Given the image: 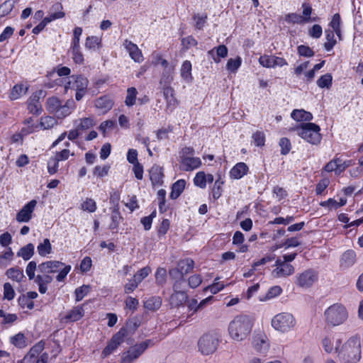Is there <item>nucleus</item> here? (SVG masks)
<instances>
[{
    "instance_id": "nucleus-58",
    "label": "nucleus",
    "mask_w": 363,
    "mask_h": 363,
    "mask_svg": "<svg viewBox=\"0 0 363 363\" xmlns=\"http://www.w3.org/2000/svg\"><path fill=\"white\" fill-rule=\"evenodd\" d=\"M191 64L189 61L186 60L183 62L181 69V74L182 77L186 79L191 76Z\"/></svg>"
},
{
    "instance_id": "nucleus-26",
    "label": "nucleus",
    "mask_w": 363,
    "mask_h": 363,
    "mask_svg": "<svg viewBox=\"0 0 363 363\" xmlns=\"http://www.w3.org/2000/svg\"><path fill=\"white\" fill-rule=\"evenodd\" d=\"M355 253L352 250L346 251L341 258V266L347 268L352 266L355 262Z\"/></svg>"
},
{
    "instance_id": "nucleus-38",
    "label": "nucleus",
    "mask_w": 363,
    "mask_h": 363,
    "mask_svg": "<svg viewBox=\"0 0 363 363\" xmlns=\"http://www.w3.org/2000/svg\"><path fill=\"white\" fill-rule=\"evenodd\" d=\"M174 280L173 284V291L174 292H186L185 291V284L186 279L184 277L179 278H171Z\"/></svg>"
},
{
    "instance_id": "nucleus-4",
    "label": "nucleus",
    "mask_w": 363,
    "mask_h": 363,
    "mask_svg": "<svg viewBox=\"0 0 363 363\" xmlns=\"http://www.w3.org/2000/svg\"><path fill=\"white\" fill-rule=\"evenodd\" d=\"M325 316L328 324L333 326H337L347 320L348 313L345 306L339 303H335L326 309Z\"/></svg>"
},
{
    "instance_id": "nucleus-22",
    "label": "nucleus",
    "mask_w": 363,
    "mask_h": 363,
    "mask_svg": "<svg viewBox=\"0 0 363 363\" xmlns=\"http://www.w3.org/2000/svg\"><path fill=\"white\" fill-rule=\"evenodd\" d=\"M291 116L293 119L297 121H311L313 119V116L310 112L306 111L303 109H295L292 111Z\"/></svg>"
},
{
    "instance_id": "nucleus-17",
    "label": "nucleus",
    "mask_w": 363,
    "mask_h": 363,
    "mask_svg": "<svg viewBox=\"0 0 363 363\" xmlns=\"http://www.w3.org/2000/svg\"><path fill=\"white\" fill-rule=\"evenodd\" d=\"M294 272V267L289 264L284 262L283 261L282 266L279 267H277L275 269L273 270L272 274L274 277H286L292 274Z\"/></svg>"
},
{
    "instance_id": "nucleus-42",
    "label": "nucleus",
    "mask_w": 363,
    "mask_h": 363,
    "mask_svg": "<svg viewBox=\"0 0 363 363\" xmlns=\"http://www.w3.org/2000/svg\"><path fill=\"white\" fill-rule=\"evenodd\" d=\"M151 272V269L149 267H145L140 269L133 276V279L138 284H140L145 277L148 276L150 272Z\"/></svg>"
},
{
    "instance_id": "nucleus-5",
    "label": "nucleus",
    "mask_w": 363,
    "mask_h": 363,
    "mask_svg": "<svg viewBox=\"0 0 363 363\" xmlns=\"http://www.w3.org/2000/svg\"><path fill=\"white\" fill-rule=\"evenodd\" d=\"M296 324L294 316L288 313H281L275 315L272 320V327L279 331L285 333L294 328Z\"/></svg>"
},
{
    "instance_id": "nucleus-45",
    "label": "nucleus",
    "mask_w": 363,
    "mask_h": 363,
    "mask_svg": "<svg viewBox=\"0 0 363 363\" xmlns=\"http://www.w3.org/2000/svg\"><path fill=\"white\" fill-rule=\"evenodd\" d=\"M101 47V41L96 36L88 37L86 40L85 46L88 49H94L96 46Z\"/></svg>"
},
{
    "instance_id": "nucleus-43",
    "label": "nucleus",
    "mask_w": 363,
    "mask_h": 363,
    "mask_svg": "<svg viewBox=\"0 0 363 363\" xmlns=\"http://www.w3.org/2000/svg\"><path fill=\"white\" fill-rule=\"evenodd\" d=\"M62 8L61 3H56L52 6L51 9L54 11V12L50 15L52 16L53 20L62 18L65 16V13L62 11Z\"/></svg>"
},
{
    "instance_id": "nucleus-64",
    "label": "nucleus",
    "mask_w": 363,
    "mask_h": 363,
    "mask_svg": "<svg viewBox=\"0 0 363 363\" xmlns=\"http://www.w3.org/2000/svg\"><path fill=\"white\" fill-rule=\"evenodd\" d=\"M252 138L257 146H263L264 145L265 138L262 132L257 131L252 135Z\"/></svg>"
},
{
    "instance_id": "nucleus-24",
    "label": "nucleus",
    "mask_w": 363,
    "mask_h": 363,
    "mask_svg": "<svg viewBox=\"0 0 363 363\" xmlns=\"http://www.w3.org/2000/svg\"><path fill=\"white\" fill-rule=\"evenodd\" d=\"M113 105L112 100L106 96H101L96 99L95 106L97 108L102 110L104 112L109 111Z\"/></svg>"
},
{
    "instance_id": "nucleus-36",
    "label": "nucleus",
    "mask_w": 363,
    "mask_h": 363,
    "mask_svg": "<svg viewBox=\"0 0 363 363\" xmlns=\"http://www.w3.org/2000/svg\"><path fill=\"white\" fill-rule=\"evenodd\" d=\"M164 96L167 101V105L174 106L176 103V99L174 96V89L170 86H165L163 89Z\"/></svg>"
},
{
    "instance_id": "nucleus-25",
    "label": "nucleus",
    "mask_w": 363,
    "mask_h": 363,
    "mask_svg": "<svg viewBox=\"0 0 363 363\" xmlns=\"http://www.w3.org/2000/svg\"><path fill=\"white\" fill-rule=\"evenodd\" d=\"M162 305V298L160 296H152L144 302V307L150 311H156Z\"/></svg>"
},
{
    "instance_id": "nucleus-21",
    "label": "nucleus",
    "mask_w": 363,
    "mask_h": 363,
    "mask_svg": "<svg viewBox=\"0 0 363 363\" xmlns=\"http://www.w3.org/2000/svg\"><path fill=\"white\" fill-rule=\"evenodd\" d=\"M151 342V340H146L140 344H136L133 347H131L129 350L130 352L133 354V358L138 359L145 351Z\"/></svg>"
},
{
    "instance_id": "nucleus-10",
    "label": "nucleus",
    "mask_w": 363,
    "mask_h": 363,
    "mask_svg": "<svg viewBox=\"0 0 363 363\" xmlns=\"http://www.w3.org/2000/svg\"><path fill=\"white\" fill-rule=\"evenodd\" d=\"M44 91L39 90L33 94L28 101V109L33 114L39 115L42 111L41 104L39 102L40 97H44Z\"/></svg>"
},
{
    "instance_id": "nucleus-61",
    "label": "nucleus",
    "mask_w": 363,
    "mask_h": 363,
    "mask_svg": "<svg viewBox=\"0 0 363 363\" xmlns=\"http://www.w3.org/2000/svg\"><path fill=\"white\" fill-rule=\"evenodd\" d=\"M298 52L300 55L308 57H313L315 54L311 48L303 45L298 47Z\"/></svg>"
},
{
    "instance_id": "nucleus-20",
    "label": "nucleus",
    "mask_w": 363,
    "mask_h": 363,
    "mask_svg": "<svg viewBox=\"0 0 363 363\" xmlns=\"http://www.w3.org/2000/svg\"><path fill=\"white\" fill-rule=\"evenodd\" d=\"M248 167L244 162H239L230 171V176L234 179H240L247 174Z\"/></svg>"
},
{
    "instance_id": "nucleus-39",
    "label": "nucleus",
    "mask_w": 363,
    "mask_h": 363,
    "mask_svg": "<svg viewBox=\"0 0 363 363\" xmlns=\"http://www.w3.org/2000/svg\"><path fill=\"white\" fill-rule=\"evenodd\" d=\"M11 342L19 348H23L26 346V337L21 333L13 336L11 338Z\"/></svg>"
},
{
    "instance_id": "nucleus-47",
    "label": "nucleus",
    "mask_w": 363,
    "mask_h": 363,
    "mask_svg": "<svg viewBox=\"0 0 363 363\" xmlns=\"http://www.w3.org/2000/svg\"><path fill=\"white\" fill-rule=\"evenodd\" d=\"M241 65V58L238 57L235 59L230 58L228 60L226 67L228 70L232 72H235Z\"/></svg>"
},
{
    "instance_id": "nucleus-46",
    "label": "nucleus",
    "mask_w": 363,
    "mask_h": 363,
    "mask_svg": "<svg viewBox=\"0 0 363 363\" xmlns=\"http://www.w3.org/2000/svg\"><path fill=\"white\" fill-rule=\"evenodd\" d=\"M193 19L196 21L195 28L198 30H201L206 22L207 15L203 14L201 16L199 13L194 14Z\"/></svg>"
},
{
    "instance_id": "nucleus-15",
    "label": "nucleus",
    "mask_w": 363,
    "mask_h": 363,
    "mask_svg": "<svg viewBox=\"0 0 363 363\" xmlns=\"http://www.w3.org/2000/svg\"><path fill=\"white\" fill-rule=\"evenodd\" d=\"M163 169L159 165H153L150 170V178L153 186L163 184Z\"/></svg>"
},
{
    "instance_id": "nucleus-41",
    "label": "nucleus",
    "mask_w": 363,
    "mask_h": 363,
    "mask_svg": "<svg viewBox=\"0 0 363 363\" xmlns=\"http://www.w3.org/2000/svg\"><path fill=\"white\" fill-rule=\"evenodd\" d=\"M57 123V121L52 116H45L40 119V125L43 129L52 128Z\"/></svg>"
},
{
    "instance_id": "nucleus-13",
    "label": "nucleus",
    "mask_w": 363,
    "mask_h": 363,
    "mask_svg": "<svg viewBox=\"0 0 363 363\" xmlns=\"http://www.w3.org/2000/svg\"><path fill=\"white\" fill-rule=\"evenodd\" d=\"M45 348V342L40 340L33 346L28 354L23 359V363H32L35 361V359L41 353Z\"/></svg>"
},
{
    "instance_id": "nucleus-55",
    "label": "nucleus",
    "mask_w": 363,
    "mask_h": 363,
    "mask_svg": "<svg viewBox=\"0 0 363 363\" xmlns=\"http://www.w3.org/2000/svg\"><path fill=\"white\" fill-rule=\"evenodd\" d=\"M279 145L281 147V153L282 155H286L291 150V143L290 140L286 138H281L279 141Z\"/></svg>"
},
{
    "instance_id": "nucleus-2",
    "label": "nucleus",
    "mask_w": 363,
    "mask_h": 363,
    "mask_svg": "<svg viewBox=\"0 0 363 363\" xmlns=\"http://www.w3.org/2000/svg\"><path fill=\"white\" fill-rule=\"evenodd\" d=\"M252 323L246 315H238L230 323L228 327L229 334L236 341L244 340L250 333Z\"/></svg>"
},
{
    "instance_id": "nucleus-51",
    "label": "nucleus",
    "mask_w": 363,
    "mask_h": 363,
    "mask_svg": "<svg viewBox=\"0 0 363 363\" xmlns=\"http://www.w3.org/2000/svg\"><path fill=\"white\" fill-rule=\"evenodd\" d=\"M82 208L90 213L94 212L96 209V202L91 199H86V201L82 203Z\"/></svg>"
},
{
    "instance_id": "nucleus-18",
    "label": "nucleus",
    "mask_w": 363,
    "mask_h": 363,
    "mask_svg": "<svg viewBox=\"0 0 363 363\" xmlns=\"http://www.w3.org/2000/svg\"><path fill=\"white\" fill-rule=\"evenodd\" d=\"M125 45L126 49L129 52L130 56L133 60H134V61L140 62L143 60L141 51L135 44L130 41L125 40Z\"/></svg>"
},
{
    "instance_id": "nucleus-28",
    "label": "nucleus",
    "mask_w": 363,
    "mask_h": 363,
    "mask_svg": "<svg viewBox=\"0 0 363 363\" xmlns=\"http://www.w3.org/2000/svg\"><path fill=\"white\" fill-rule=\"evenodd\" d=\"M6 274L9 278L18 282H21L25 277L23 273V270L18 267H13L9 269L6 271Z\"/></svg>"
},
{
    "instance_id": "nucleus-44",
    "label": "nucleus",
    "mask_w": 363,
    "mask_h": 363,
    "mask_svg": "<svg viewBox=\"0 0 363 363\" xmlns=\"http://www.w3.org/2000/svg\"><path fill=\"white\" fill-rule=\"evenodd\" d=\"M121 219L122 217L118 210L114 209L111 215V223H110L109 228L111 230H116Z\"/></svg>"
},
{
    "instance_id": "nucleus-1",
    "label": "nucleus",
    "mask_w": 363,
    "mask_h": 363,
    "mask_svg": "<svg viewBox=\"0 0 363 363\" xmlns=\"http://www.w3.org/2000/svg\"><path fill=\"white\" fill-rule=\"evenodd\" d=\"M338 357L343 363H357L361 359V343L359 337L354 336L350 337L338 351Z\"/></svg>"
},
{
    "instance_id": "nucleus-52",
    "label": "nucleus",
    "mask_w": 363,
    "mask_h": 363,
    "mask_svg": "<svg viewBox=\"0 0 363 363\" xmlns=\"http://www.w3.org/2000/svg\"><path fill=\"white\" fill-rule=\"evenodd\" d=\"M196 186L204 188L206 184V177L203 172H198L194 179Z\"/></svg>"
},
{
    "instance_id": "nucleus-19",
    "label": "nucleus",
    "mask_w": 363,
    "mask_h": 363,
    "mask_svg": "<svg viewBox=\"0 0 363 363\" xmlns=\"http://www.w3.org/2000/svg\"><path fill=\"white\" fill-rule=\"evenodd\" d=\"M188 296L186 292H174L171 295L169 301L173 307H179L183 305L187 300Z\"/></svg>"
},
{
    "instance_id": "nucleus-29",
    "label": "nucleus",
    "mask_w": 363,
    "mask_h": 363,
    "mask_svg": "<svg viewBox=\"0 0 363 363\" xmlns=\"http://www.w3.org/2000/svg\"><path fill=\"white\" fill-rule=\"evenodd\" d=\"M16 1L14 0H6L0 5V18L4 17L9 14L15 6Z\"/></svg>"
},
{
    "instance_id": "nucleus-3",
    "label": "nucleus",
    "mask_w": 363,
    "mask_h": 363,
    "mask_svg": "<svg viewBox=\"0 0 363 363\" xmlns=\"http://www.w3.org/2000/svg\"><path fill=\"white\" fill-rule=\"evenodd\" d=\"M292 130H297L298 135L307 142L317 145L320 142L321 134L320 127L313 123H305L296 126Z\"/></svg>"
},
{
    "instance_id": "nucleus-60",
    "label": "nucleus",
    "mask_w": 363,
    "mask_h": 363,
    "mask_svg": "<svg viewBox=\"0 0 363 363\" xmlns=\"http://www.w3.org/2000/svg\"><path fill=\"white\" fill-rule=\"evenodd\" d=\"M202 282V279L200 275L194 274L191 276L188 279V284L189 287L195 289L199 286Z\"/></svg>"
},
{
    "instance_id": "nucleus-14",
    "label": "nucleus",
    "mask_w": 363,
    "mask_h": 363,
    "mask_svg": "<svg viewBox=\"0 0 363 363\" xmlns=\"http://www.w3.org/2000/svg\"><path fill=\"white\" fill-rule=\"evenodd\" d=\"M64 265V263L60 261H47L40 264L38 269L42 274H50L57 272L58 269Z\"/></svg>"
},
{
    "instance_id": "nucleus-56",
    "label": "nucleus",
    "mask_w": 363,
    "mask_h": 363,
    "mask_svg": "<svg viewBox=\"0 0 363 363\" xmlns=\"http://www.w3.org/2000/svg\"><path fill=\"white\" fill-rule=\"evenodd\" d=\"M259 62L263 67H274V56H267V55L261 56L259 59Z\"/></svg>"
},
{
    "instance_id": "nucleus-7",
    "label": "nucleus",
    "mask_w": 363,
    "mask_h": 363,
    "mask_svg": "<svg viewBox=\"0 0 363 363\" xmlns=\"http://www.w3.org/2000/svg\"><path fill=\"white\" fill-rule=\"evenodd\" d=\"M218 345V339L211 334L203 335L198 342L199 350L205 355L213 354L216 350Z\"/></svg>"
},
{
    "instance_id": "nucleus-50",
    "label": "nucleus",
    "mask_w": 363,
    "mask_h": 363,
    "mask_svg": "<svg viewBox=\"0 0 363 363\" xmlns=\"http://www.w3.org/2000/svg\"><path fill=\"white\" fill-rule=\"evenodd\" d=\"M71 111H72L71 106H63V105H62V103H61L60 105V107L55 114L58 118H63L67 116L68 115H69L71 113Z\"/></svg>"
},
{
    "instance_id": "nucleus-57",
    "label": "nucleus",
    "mask_w": 363,
    "mask_h": 363,
    "mask_svg": "<svg viewBox=\"0 0 363 363\" xmlns=\"http://www.w3.org/2000/svg\"><path fill=\"white\" fill-rule=\"evenodd\" d=\"M223 182H220L219 179L216 180L214 183L213 188L212 189V194L214 199H218L222 194V188Z\"/></svg>"
},
{
    "instance_id": "nucleus-8",
    "label": "nucleus",
    "mask_w": 363,
    "mask_h": 363,
    "mask_svg": "<svg viewBox=\"0 0 363 363\" xmlns=\"http://www.w3.org/2000/svg\"><path fill=\"white\" fill-rule=\"evenodd\" d=\"M318 279V273L313 269H308L298 274L296 284L302 288H308L313 285Z\"/></svg>"
},
{
    "instance_id": "nucleus-16",
    "label": "nucleus",
    "mask_w": 363,
    "mask_h": 363,
    "mask_svg": "<svg viewBox=\"0 0 363 363\" xmlns=\"http://www.w3.org/2000/svg\"><path fill=\"white\" fill-rule=\"evenodd\" d=\"M182 169L184 171H191L199 167L201 164V160L199 157H182Z\"/></svg>"
},
{
    "instance_id": "nucleus-6",
    "label": "nucleus",
    "mask_w": 363,
    "mask_h": 363,
    "mask_svg": "<svg viewBox=\"0 0 363 363\" xmlns=\"http://www.w3.org/2000/svg\"><path fill=\"white\" fill-rule=\"evenodd\" d=\"M194 262L190 258L180 259L177 262V267L169 269L170 278H179L193 271Z\"/></svg>"
},
{
    "instance_id": "nucleus-49",
    "label": "nucleus",
    "mask_w": 363,
    "mask_h": 363,
    "mask_svg": "<svg viewBox=\"0 0 363 363\" xmlns=\"http://www.w3.org/2000/svg\"><path fill=\"white\" fill-rule=\"evenodd\" d=\"M18 304L19 306L24 308L25 307H27L28 309H33L34 307V303L33 301L30 300L26 295L21 296L18 299Z\"/></svg>"
},
{
    "instance_id": "nucleus-27",
    "label": "nucleus",
    "mask_w": 363,
    "mask_h": 363,
    "mask_svg": "<svg viewBox=\"0 0 363 363\" xmlns=\"http://www.w3.org/2000/svg\"><path fill=\"white\" fill-rule=\"evenodd\" d=\"M33 254L34 245L32 243H28L20 249L17 256L21 257L24 260H28L33 257Z\"/></svg>"
},
{
    "instance_id": "nucleus-12",
    "label": "nucleus",
    "mask_w": 363,
    "mask_h": 363,
    "mask_svg": "<svg viewBox=\"0 0 363 363\" xmlns=\"http://www.w3.org/2000/svg\"><path fill=\"white\" fill-rule=\"evenodd\" d=\"M123 341L124 339L121 336V333H116L102 351V357L104 358L111 354Z\"/></svg>"
},
{
    "instance_id": "nucleus-59",
    "label": "nucleus",
    "mask_w": 363,
    "mask_h": 363,
    "mask_svg": "<svg viewBox=\"0 0 363 363\" xmlns=\"http://www.w3.org/2000/svg\"><path fill=\"white\" fill-rule=\"evenodd\" d=\"M72 59L76 64H83L84 62V56L82 52L80 50V48L70 50Z\"/></svg>"
},
{
    "instance_id": "nucleus-53",
    "label": "nucleus",
    "mask_w": 363,
    "mask_h": 363,
    "mask_svg": "<svg viewBox=\"0 0 363 363\" xmlns=\"http://www.w3.org/2000/svg\"><path fill=\"white\" fill-rule=\"evenodd\" d=\"M15 292L14 290L9 283H5L4 284V297L7 300H12L14 298Z\"/></svg>"
},
{
    "instance_id": "nucleus-54",
    "label": "nucleus",
    "mask_w": 363,
    "mask_h": 363,
    "mask_svg": "<svg viewBox=\"0 0 363 363\" xmlns=\"http://www.w3.org/2000/svg\"><path fill=\"white\" fill-rule=\"evenodd\" d=\"M166 277H167V271L164 268H158L156 274L155 278L157 283L158 284L162 285L165 283L166 281Z\"/></svg>"
},
{
    "instance_id": "nucleus-48",
    "label": "nucleus",
    "mask_w": 363,
    "mask_h": 363,
    "mask_svg": "<svg viewBox=\"0 0 363 363\" xmlns=\"http://www.w3.org/2000/svg\"><path fill=\"white\" fill-rule=\"evenodd\" d=\"M90 286L89 285H83L75 289L76 301H81L89 292Z\"/></svg>"
},
{
    "instance_id": "nucleus-31",
    "label": "nucleus",
    "mask_w": 363,
    "mask_h": 363,
    "mask_svg": "<svg viewBox=\"0 0 363 363\" xmlns=\"http://www.w3.org/2000/svg\"><path fill=\"white\" fill-rule=\"evenodd\" d=\"M37 250L38 254L42 257H45L47 255L50 254L52 252V245L49 239H44L43 242L38 246Z\"/></svg>"
},
{
    "instance_id": "nucleus-33",
    "label": "nucleus",
    "mask_w": 363,
    "mask_h": 363,
    "mask_svg": "<svg viewBox=\"0 0 363 363\" xmlns=\"http://www.w3.org/2000/svg\"><path fill=\"white\" fill-rule=\"evenodd\" d=\"M72 78L75 79L74 87L75 89L79 91H86L88 86V79L82 75L72 76Z\"/></svg>"
},
{
    "instance_id": "nucleus-63",
    "label": "nucleus",
    "mask_w": 363,
    "mask_h": 363,
    "mask_svg": "<svg viewBox=\"0 0 363 363\" xmlns=\"http://www.w3.org/2000/svg\"><path fill=\"white\" fill-rule=\"evenodd\" d=\"M330 181L328 179L324 178L321 179L316 185L315 193L317 195H320L323 191L329 185Z\"/></svg>"
},
{
    "instance_id": "nucleus-40",
    "label": "nucleus",
    "mask_w": 363,
    "mask_h": 363,
    "mask_svg": "<svg viewBox=\"0 0 363 363\" xmlns=\"http://www.w3.org/2000/svg\"><path fill=\"white\" fill-rule=\"evenodd\" d=\"M317 84L320 88H330L332 85V75L325 74L321 76L317 81Z\"/></svg>"
},
{
    "instance_id": "nucleus-37",
    "label": "nucleus",
    "mask_w": 363,
    "mask_h": 363,
    "mask_svg": "<svg viewBox=\"0 0 363 363\" xmlns=\"http://www.w3.org/2000/svg\"><path fill=\"white\" fill-rule=\"evenodd\" d=\"M94 125V120L91 118H84L79 120V123L77 125L79 131L86 130Z\"/></svg>"
},
{
    "instance_id": "nucleus-11",
    "label": "nucleus",
    "mask_w": 363,
    "mask_h": 363,
    "mask_svg": "<svg viewBox=\"0 0 363 363\" xmlns=\"http://www.w3.org/2000/svg\"><path fill=\"white\" fill-rule=\"evenodd\" d=\"M139 326L138 320L133 318L128 320L125 325L120 329L118 333H121V336L125 339L134 334Z\"/></svg>"
},
{
    "instance_id": "nucleus-23",
    "label": "nucleus",
    "mask_w": 363,
    "mask_h": 363,
    "mask_svg": "<svg viewBox=\"0 0 363 363\" xmlns=\"http://www.w3.org/2000/svg\"><path fill=\"white\" fill-rule=\"evenodd\" d=\"M186 185L184 179H179L172 184L170 198L172 199H177L183 192Z\"/></svg>"
},
{
    "instance_id": "nucleus-35",
    "label": "nucleus",
    "mask_w": 363,
    "mask_h": 363,
    "mask_svg": "<svg viewBox=\"0 0 363 363\" xmlns=\"http://www.w3.org/2000/svg\"><path fill=\"white\" fill-rule=\"evenodd\" d=\"M27 91L28 87L24 88L21 84H16L13 87L11 91L10 98L12 100L17 99L21 96L23 92L26 94Z\"/></svg>"
},
{
    "instance_id": "nucleus-32",
    "label": "nucleus",
    "mask_w": 363,
    "mask_h": 363,
    "mask_svg": "<svg viewBox=\"0 0 363 363\" xmlns=\"http://www.w3.org/2000/svg\"><path fill=\"white\" fill-rule=\"evenodd\" d=\"M60 104L61 101L57 97H50L47 100L46 108L49 113H56L60 107Z\"/></svg>"
},
{
    "instance_id": "nucleus-9",
    "label": "nucleus",
    "mask_w": 363,
    "mask_h": 363,
    "mask_svg": "<svg viewBox=\"0 0 363 363\" xmlns=\"http://www.w3.org/2000/svg\"><path fill=\"white\" fill-rule=\"evenodd\" d=\"M37 201L31 200L26 204L16 215V220L19 223H27L32 218V213L36 206Z\"/></svg>"
},
{
    "instance_id": "nucleus-62",
    "label": "nucleus",
    "mask_w": 363,
    "mask_h": 363,
    "mask_svg": "<svg viewBox=\"0 0 363 363\" xmlns=\"http://www.w3.org/2000/svg\"><path fill=\"white\" fill-rule=\"evenodd\" d=\"M182 45L186 50L197 45V41L191 36H188L182 39Z\"/></svg>"
},
{
    "instance_id": "nucleus-34",
    "label": "nucleus",
    "mask_w": 363,
    "mask_h": 363,
    "mask_svg": "<svg viewBox=\"0 0 363 363\" xmlns=\"http://www.w3.org/2000/svg\"><path fill=\"white\" fill-rule=\"evenodd\" d=\"M138 91L135 87H130L127 90V96L125 104L127 106H132L135 103Z\"/></svg>"
},
{
    "instance_id": "nucleus-30",
    "label": "nucleus",
    "mask_w": 363,
    "mask_h": 363,
    "mask_svg": "<svg viewBox=\"0 0 363 363\" xmlns=\"http://www.w3.org/2000/svg\"><path fill=\"white\" fill-rule=\"evenodd\" d=\"M84 315V309L82 306L74 308L66 316L65 319L70 321H77Z\"/></svg>"
}]
</instances>
